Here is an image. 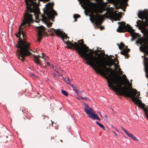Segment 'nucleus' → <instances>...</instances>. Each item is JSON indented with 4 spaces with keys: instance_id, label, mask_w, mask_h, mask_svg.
I'll list each match as a JSON object with an SVG mask.
<instances>
[{
    "instance_id": "1",
    "label": "nucleus",
    "mask_w": 148,
    "mask_h": 148,
    "mask_svg": "<svg viewBox=\"0 0 148 148\" xmlns=\"http://www.w3.org/2000/svg\"><path fill=\"white\" fill-rule=\"evenodd\" d=\"M50 30L54 32L58 36H60L64 43L66 44L65 48L76 49L79 55L85 59L87 64L92 67L97 73L101 74L107 80L108 86L111 88V58L110 56L105 57L99 55L94 56L93 52L91 51L88 53V49L86 45L84 44L83 40H78L74 44L68 40H64L68 37L64 32L60 29H50Z\"/></svg>"
},
{
    "instance_id": "2",
    "label": "nucleus",
    "mask_w": 148,
    "mask_h": 148,
    "mask_svg": "<svg viewBox=\"0 0 148 148\" xmlns=\"http://www.w3.org/2000/svg\"><path fill=\"white\" fill-rule=\"evenodd\" d=\"M118 59L112 56V90L113 89L117 94L125 96V93H129L133 89H130L125 82V80H127L125 75L122 74Z\"/></svg>"
},
{
    "instance_id": "3",
    "label": "nucleus",
    "mask_w": 148,
    "mask_h": 148,
    "mask_svg": "<svg viewBox=\"0 0 148 148\" xmlns=\"http://www.w3.org/2000/svg\"><path fill=\"white\" fill-rule=\"evenodd\" d=\"M16 46L17 48L16 54L21 60L23 61L25 57L31 54L29 43L25 40H20Z\"/></svg>"
},
{
    "instance_id": "4",
    "label": "nucleus",
    "mask_w": 148,
    "mask_h": 148,
    "mask_svg": "<svg viewBox=\"0 0 148 148\" xmlns=\"http://www.w3.org/2000/svg\"><path fill=\"white\" fill-rule=\"evenodd\" d=\"M46 6L47 8L45 10H44V13L46 15L47 17L45 15L42 14L41 19L47 26L49 27L51 26L52 23L49 21L48 19H50L53 21V18L55 16L57 15V14L53 8L52 4L50 3L46 5Z\"/></svg>"
},
{
    "instance_id": "5",
    "label": "nucleus",
    "mask_w": 148,
    "mask_h": 148,
    "mask_svg": "<svg viewBox=\"0 0 148 148\" xmlns=\"http://www.w3.org/2000/svg\"><path fill=\"white\" fill-rule=\"evenodd\" d=\"M125 3L123 0H112V4L114 5V8L112 7V21L113 22L112 19L114 21H119L121 18V16L120 13L121 12H118L117 11H114V8L116 10L119 9V8L122 9L123 8H126Z\"/></svg>"
},
{
    "instance_id": "6",
    "label": "nucleus",
    "mask_w": 148,
    "mask_h": 148,
    "mask_svg": "<svg viewBox=\"0 0 148 148\" xmlns=\"http://www.w3.org/2000/svg\"><path fill=\"white\" fill-rule=\"evenodd\" d=\"M138 16L142 20L145 19V22L140 20H138L137 21V26L139 27V29L148 34V29L146 28V27L148 26V10L139 11Z\"/></svg>"
},
{
    "instance_id": "7",
    "label": "nucleus",
    "mask_w": 148,
    "mask_h": 148,
    "mask_svg": "<svg viewBox=\"0 0 148 148\" xmlns=\"http://www.w3.org/2000/svg\"><path fill=\"white\" fill-rule=\"evenodd\" d=\"M118 23L120 25L117 29V31L119 32H126L130 33L133 40L135 39H138L139 37V35L136 33L130 25L123 22H118Z\"/></svg>"
},
{
    "instance_id": "8",
    "label": "nucleus",
    "mask_w": 148,
    "mask_h": 148,
    "mask_svg": "<svg viewBox=\"0 0 148 148\" xmlns=\"http://www.w3.org/2000/svg\"><path fill=\"white\" fill-rule=\"evenodd\" d=\"M84 6L88 9L92 13L97 14L98 12L101 13L103 10L99 6H95L92 4L88 0H82Z\"/></svg>"
},
{
    "instance_id": "9",
    "label": "nucleus",
    "mask_w": 148,
    "mask_h": 148,
    "mask_svg": "<svg viewBox=\"0 0 148 148\" xmlns=\"http://www.w3.org/2000/svg\"><path fill=\"white\" fill-rule=\"evenodd\" d=\"M137 93V91L133 89V91H132L130 93H125V96L131 98L133 101L135 103L139 105L143 109L144 108H145V105L142 103L141 101L138 99V98H140L139 97H135V95H136Z\"/></svg>"
},
{
    "instance_id": "10",
    "label": "nucleus",
    "mask_w": 148,
    "mask_h": 148,
    "mask_svg": "<svg viewBox=\"0 0 148 148\" xmlns=\"http://www.w3.org/2000/svg\"><path fill=\"white\" fill-rule=\"evenodd\" d=\"M85 107L84 109L86 114L88 115V117L93 120L97 119L100 121L98 116L92 108L89 107L88 104L84 103Z\"/></svg>"
},
{
    "instance_id": "11",
    "label": "nucleus",
    "mask_w": 148,
    "mask_h": 148,
    "mask_svg": "<svg viewBox=\"0 0 148 148\" xmlns=\"http://www.w3.org/2000/svg\"><path fill=\"white\" fill-rule=\"evenodd\" d=\"M117 45L118 46L120 50H122L124 47L125 48L124 49L123 51H121V54L124 55L125 57V58H128L130 56L128 53L130 51V49L127 48V47L122 42L120 43V45L118 44Z\"/></svg>"
},
{
    "instance_id": "12",
    "label": "nucleus",
    "mask_w": 148,
    "mask_h": 148,
    "mask_svg": "<svg viewBox=\"0 0 148 148\" xmlns=\"http://www.w3.org/2000/svg\"><path fill=\"white\" fill-rule=\"evenodd\" d=\"M104 16L103 15L97 14L96 16L94 15H92V18L95 21L96 25H101L103 21Z\"/></svg>"
},
{
    "instance_id": "13",
    "label": "nucleus",
    "mask_w": 148,
    "mask_h": 148,
    "mask_svg": "<svg viewBox=\"0 0 148 148\" xmlns=\"http://www.w3.org/2000/svg\"><path fill=\"white\" fill-rule=\"evenodd\" d=\"M36 28L38 29V40L40 41L45 34V28L42 26L37 27Z\"/></svg>"
},
{
    "instance_id": "14",
    "label": "nucleus",
    "mask_w": 148,
    "mask_h": 148,
    "mask_svg": "<svg viewBox=\"0 0 148 148\" xmlns=\"http://www.w3.org/2000/svg\"><path fill=\"white\" fill-rule=\"evenodd\" d=\"M42 56H41L39 55L38 56H34V61L36 64L38 65H40L41 63V61L39 59V58H41L43 59L45 61V56L44 54V53H42Z\"/></svg>"
},
{
    "instance_id": "15",
    "label": "nucleus",
    "mask_w": 148,
    "mask_h": 148,
    "mask_svg": "<svg viewBox=\"0 0 148 148\" xmlns=\"http://www.w3.org/2000/svg\"><path fill=\"white\" fill-rule=\"evenodd\" d=\"M121 128L124 132L127 134V135L131 139H137V137L134 136L132 134L130 133L126 130L124 129L123 127H121Z\"/></svg>"
},
{
    "instance_id": "16",
    "label": "nucleus",
    "mask_w": 148,
    "mask_h": 148,
    "mask_svg": "<svg viewBox=\"0 0 148 148\" xmlns=\"http://www.w3.org/2000/svg\"><path fill=\"white\" fill-rule=\"evenodd\" d=\"M70 85L71 87L73 88V90L75 91L76 93H78V92H79V90H78V89H77L76 87L75 86H74L73 84H70Z\"/></svg>"
},
{
    "instance_id": "17",
    "label": "nucleus",
    "mask_w": 148,
    "mask_h": 148,
    "mask_svg": "<svg viewBox=\"0 0 148 148\" xmlns=\"http://www.w3.org/2000/svg\"><path fill=\"white\" fill-rule=\"evenodd\" d=\"M143 109L145 112L146 116L148 119V110L146 108H144Z\"/></svg>"
},
{
    "instance_id": "18",
    "label": "nucleus",
    "mask_w": 148,
    "mask_h": 148,
    "mask_svg": "<svg viewBox=\"0 0 148 148\" xmlns=\"http://www.w3.org/2000/svg\"><path fill=\"white\" fill-rule=\"evenodd\" d=\"M64 80L65 81V82L68 84H71V80L69 78H67V80L65 79H64Z\"/></svg>"
},
{
    "instance_id": "19",
    "label": "nucleus",
    "mask_w": 148,
    "mask_h": 148,
    "mask_svg": "<svg viewBox=\"0 0 148 148\" xmlns=\"http://www.w3.org/2000/svg\"><path fill=\"white\" fill-rule=\"evenodd\" d=\"M96 123L97 125H99V126H100V127L102 128L103 129H105V127L103 124L100 123L99 122H98L97 121H96Z\"/></svg>"
},
{
    "instance_id": "20",
    "label": "nucleus",
    "mask_w": 148,
    "mask_h": 148,
    "mask_svg": "<svg viewBox=\"0 0 148 148\" xmlns=\"http://www.w3.org/2000/svg\"><path fill=\"white\" fill-rule=\"evenodd\" d=\"M61 92L62 94L65 96H66V97H67L68 96V93L65 90H62Z\"/></svg>"
},
{
    "instance_id": "21",
    "label": "nucleus",
    "mask_w": 148,
    "mask_h": 148,
    "mask_svg": "<svg viewBox=\"0 0 148 148\" xmlns=\"http://www.w3.org/2000/svg\"><path fill=\"white\" fill-rule=\"evenodd\" d=\"M80 17V15L78 14H75L74 15V18L75 19V21H76V18H78Z\"/></svg>"
},
{
    "instance_id": "22",
    "label": "nucleus",
    "mask_w": 148,
    "mask_h": 148,
    "mask_svg": "<svg viewBox=\"0 0 148 148\" xmlns=\"http://www.w3.org/2000/svg\"><path fill=\"white\" fill-rule=\"evenodd\" d=\"M81 98H82V99H85L86 100V101H90V99H88V98H87L86 97H81Z\"/></svg>"
},
{
    "instance_id": "23",
    "label": "nucleus",
    "mask_w": 148,
    "mask_h": 148,
    "mask_svg": "<svg viewBox=\"0 0 148 148\" xmlns=\"http://www.w3.org/2000/svg\"><path fill=\"white\" fill-rule=\"evenodd\" d=\"M47 65L49 66L50 68H53V66L52 64H50L49 62H47Z\"/></svg>"
},
{
    "instance_id": "24",
    "label": "nucleus",
    "mask_w": 148,
    "mask_h": 148,
    "mask_svg": "<svg viewBox=\"0 0 148 148\" xmlns=\"http://www.w3.org/2000/svg\"><path fill=\"white\" fill-rule=\"evenodd\" d=\"M109 16H107V17L111 19V12L110 11L108 12Z\"/></svg>"
},
{
    "instance_id": "25",
    "label": "nucleus",
    "mask_w": 148,
    "mask_h": 148,
    "mask_svg": "<svg viewBox=\"0 0 148 148\" xmlns=\"http://www.w3.org/2000/svg\"><path fill=\"white\" fill-rule=\"evenodd\" d=\"M104 119L107 121H108L109 120L108 119L107 116L106 115H104Z\"/></svg>"
},
{
    "instance_id": "26",
    "label": "nucleus",
    "mask_w": 148,
    "mask_h": 148,
    "mask_svg": "<svg viewBox=\"0 0 148 148\" xmlns=\"http://www.w3.org/2000/svg\"><path fill=\"white\" fill-rule=\"evenodd\" d=\"M136 90L137 91V94H136V95H135V97H137V96L138 97L140 95V92H137V90H136Z\"/></svg>"
},
{
    "instance_id": "27",
    "label": "nucleus",
    "mask_w": 148,
    "mask_h": 148,
    "mask_svg": "<svg viewBox=\"0 0 148 148\" xmlns=\"http://www.w3.org/2000/svg\"><path fill=\"white\" fill-rule=\"evenodd\" d=\"M112 134H115L116 136H117L116 133L114 131H113L112 132Z\"/></svg>"
},
{
    "instance_id": "28",
    "label": "nucleus",
    "mask_w": 148,
    "mask_h": 148,
    "mask_svg": "<svg viewBox=\"0 0 148 148\" xmlns=\"http://www.w3.org/2000/svg\"><path fill=\"white\" fill-rule=\"evenodd\" d=\"M42 1H43L45 2H46L48 1L49 0H40Z\"/></svg>"
},
{
    "instance_id": "29",
    "label": "nucleus",
    "mask_w": 148,
    "mask_h": 148,
    "mask_svg": "<svg viewBox=\"0 0 148 148\" xmlns=\"http://www.w3.org/2000/svg\"><path fill=\"white\" fill-rule=\"evenodd\" d=\"M145 60H146L147 61H148V58H147L146 57H145Z\"/></svg>"
},
{
    "instance_id": "30",
    "label": "nucleus",
    "mask_w": 148,
    "mask_h": 148,
    "mask_svg": "<svg viewBox=\"0 0 148 148\" xmlns=\"http://www.w3.org/2000/svg\"><path fill=\"white\" fill-rule=\"evenodd\" d=\"M104 28V27L103 26H102V27H101L100 28V29L101 30H102V29H103Z\"/></svg>"
},
{
    "instance_id": "31",
    "label": "nucleus",
    "mask_w": 148,
    "mask_h": 148,
    "mask_svg": "<svg viewBox=\"0 0 148 148\" xmlns=\"http://www.w3.org/2000/svg\"><path fill=\"white\" fill-rule=\"evenodd\" d=\"M78 136H79L78 138H81L80 135H79V134H78Z\"/></svg>"
},
{
    "instance_id": "32",
    "label": "nucleus",
    "mask_w": 148,
    "mask_h": 148,
    "mask_svg": "<svg viewBox=\"0 0 148 148\" xmlns=\"http://www.w3.org/2000/svg\"><path fill=\"white\" fill-rule=\"evenodd\" d=\"M146 69L147 70V71H148V66H147V67H146Z\"/></svg>"
},
{
    "instance_id": "33",
    "label": "nucleus",
    "mask_w": 148,
    "mask_h": 148,
    "mask_svg": "<svg viewBox=\"0 0 148 148\" xmlns=\"http://www.w3.org/2000/svg\"><path fill=\"white\" fill-rule=\"evenodd\" d=\"M99 114H100V116H101V117H102V118H103V116H102V115H101V113H99Z\"/></svg>"
},
{
    "instance_id": "34",
    "label": "nucleus",
    "mask_w": 148,
    "mask_h": 148,
    "mask_svg": "<svg viewBox=\"0 0 148 148\" xmlns=\"http://www.w3.org/2000/svg\"><path fill=\"white\" fill-rule=\"evenodd\" d=\"M134 140L136 141H138V139H134Z\"/></svg>"
},
{
    "instance_id": "35",
    "label": "nucleus",
    "mask_w": 148,
    "mask_h": 148,
    "mask_svg": "<svg viewBox=\"0 0 148 148\" xmlns=\"http://www.w3.org/2000/svg\"><path fill=\"white\" fill-rule=\"evenodd\" d=\"M116 112H115V113H114V114L115 115V116H116Z\"/></svg>"
},
{
    "instance_id": "36",
    "label": "nucleus",
    "mask_w": 148,
    "mask_h": 148,
    "mask_svg": "<svg viewBox=\"0 0 148 148\" xmlns=\"http://www.w3.org/2000/svg\"><path fill=\"white\" fill-rule=\"evenodd\" d=\"M127 82H128V84H129V83H129V81L128 80L127 81Z\"/></svg>"
},
{
    "instance_id": "37",
    "label": "nucleus",
    "mask_w": 148,
    "mask_h": 148,
    "mask_svg": "<svg viewBox=\"0 0 148 148\" xmlns=\"http://www.w3.org/2000/svg\"><path fill=\"white\" fill-rule=\"evenodd\" d=\"M32 76H34V75L33 74H32Z\"/></svg>"
},
{
    "instance_id": "38",
    "label": "nucleus",
    "mask_w": 148,
    "mask_h": 148,
    "mask_svg": "<svg viewBox=\"0 0 148 148\" xmlns=\"http://www.w3.org/2000/svg\"><path fill=\"white\" fill-rule=\"evenodd\" d=\"M60 141H61L62 142V139L60 140Z\"/></svg>"
},
{
    "instance_id": "39",
    "label": "nucleus",
    "mask_w": 148,
    "mask_h": 148,
    "mask_svg": "<svg viewBox=\"0 0 148 148\" xmlns=\"http://www.w3.org/2000/svg\"><path fill=\"white\" fill-rule=\"evenodd\" d=\"M36 21V22H37V21Z\"/></svg>"
},
{
    "instance_id": "40",
    "label": "nucleus",
    "mask_w": 148,
    "mask_h": 148,
    "mask_svg": "<svg viewBox=\"0 0 148 148\" xmlns=\"http://www.w3.org/2000/svg\"><path fill=\"white\" fill-rule=\"evenodd\" d=\"M53 123V122L52 121V124Z\"/></svg>"
},
{
    "instance_id": "41",
    "label": "nucleus",
    "mask_w": 148,
    "mask_h": 148,
    "mask_svg": "<svg viewBox=\"0 0 148 148\" xmlns=\"http://www.w3.org/2000/svg\"><path fill=\"white\" fill-rule=\"evenodd\" d=\"M90 20L91 21V18H90Z\"/></svg>"
},
{
    "instance_id": "42",
    "label": "nucleus",
    "mask_w": 148,
    "mask_h": 148,
    "mask_svg": "<svg viewBox=\"0 0 148 148\" xmlns=\"http://www.w3.org/2000/svg\"><path fill=\"white\" fill-rule=\"evenodd\" d=\"M55 75H56V74H55L54 75V76H55Z\"/></svg>"
},
{
    "instance_id": "43",
    "label": "nucleus",
    "mask_w": 148,
    "mask_h": 148,
    "mask_svg": "<svg viewBox=\"0 0 148 148\" xmlns=\"http://www.w3.org/2000/svg\"><path fill=\"white\" fill-rule=\"evenodd\" d=\"M6 137V138H8L7 136Z\"/></svg>"
},
{
    "instance_id": "44",
    "label": "nucleus",
    "mask_w": 148,
    "mask_h": 148,
    "mask_svg": "<svg viewBox=\"0 0 148 148\" xmlns=\"http://www.w3.org/2000/svg\"><path fill=\"white\" fill-rule=\"evenodd\" d=\"M136 43H138V41H136Z\"/></svg>"
},
{
    "instance_id": "45",
    "label": "nucleus",
    "mask_w": 148,
    "mask_h": 148,
    "mask_svg": "<svg viewBox=\"0 0 148 148\" xmlns=\"http://www.w3.org/2000/svg\"><path fill=\"white\" fill-rule=\"evenodd\" d=\"M125 9L123 10V11H125Z\"/></svg>"
},
{
    "instance_id": "46",
    "label": "nucleus",
    "mask_w": 148,
    "mask_h": 148,
    "mask_svg": "<svg viewBox=\"0 0 148 148\" xmlns=\"http://www.w3.org/2000/svg\"><path fill=\"white\" fill-rule=\"evenodd\" d=\"M147 95H148V94H147Z\"/></svg>"
}]
</instances>
